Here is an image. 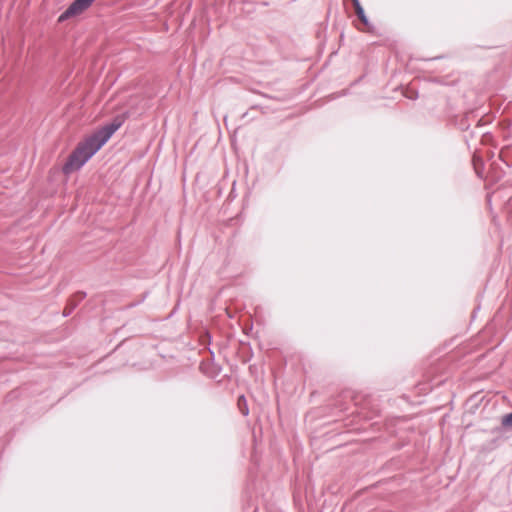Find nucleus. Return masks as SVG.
I'll return each instance as SVG.
<instances>
[{
    "mask_svg": "<svg viewBox=\"0 0 512 512\" xmlns=\"http://www.w3.org/2000/svg\"><path fill=\"white\" fill-rule=\"evenodd\" d=\"M121 122L114 121L79 143L63 167L65 174L79 170L120 128Z\"/></svg>",
    "mask_w": 512,
    "mask_h": 512,
    "instance_id": "nucleus-1",
    "label": "nucleus"
},
{
    "mask_svg": "<svg viewBox=\"0 0 512 512\" xmlns=\"http://www.w3.org/2000/svg\"><path fill=\"white\" fill-rule=\"evenodd\" d=\"M94 0H75L71 5L59 16L58 21L63 22L70 17L77 16L83 13Z\"/></svg>",
    "mask_w": 512,
    "mask_h": 512,
    "instance_id": "nucleus-2",
    "label": "nucleus"
},
{
    "mask_svg": "<svg viewBox=\"0 0 512 512\" xmlns=\"http://www.w3.org/2000/svg\"><path fill=\"white\" fill-rule=\"evenodd\" d=\"M356 15L364 25H368V19L365 15L364 9L361 6L359 0H352Z\"/></svg>",
    "mask_w": 512,
    "mask_h": 512,
    "instance_id": "nucleus-3",
    "label": "nucleus"
},
{
    "mask_svg": "<svg viewBox=\"0 0 512 512\" xmlns=\"http://www.w3.org/2000/svg\"><path fill=\"white\" fill-rule=\"evenodd\" d=\"M473 165H474L476 174L479 177H483V161H482L481 157L476 153L473 155Z\"/></svg>",
    "mask_w": 512,
    "mask_h": 512,
    "instance_id": "nucleus-4",
    "label": "nucleus"
},
{
    "mask_svg": "<svg viewBox=\"0 0 512 512\" xmlns=\"http://www.w3.org/2000/svg\"><path fill=\"white\" fill-rule=\"evenodd\" d=\"M238 409L243 416H247L249 414V408L247 405V401L244 395H239L237 402Z\"/></svg>",
    "mask_w": 512,
    "mask_h": 512,
    "instance_id": "nucleus-5",
    "label": "nucleus"
},
{
    "mask_svg": "<svg viewBox=\"0 0 512 512\" xmlns=\"http://www.w3.org/2000/svg\"><path fill=\"white\" fill-rule=\"evenodd\" d=\"M502 425L507 428H512V412L503 417Z\"/></svg>",
    "mask_w": 512,
    "mask_h": 512,
    "instance_id": "nucleus-6",
    "label": "nucleus"
}]
</instances>
